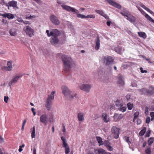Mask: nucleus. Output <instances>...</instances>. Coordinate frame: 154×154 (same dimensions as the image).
Instances as JSON below:
<instances>
[{
    "mask_svg": "<svg viewBox=\"0 0 154 154\" xmlns=\"http://www.w3.org/2000/svg\"><path fill=\"white\" fill-rule=\"evenodd\" d=\"M139 36L142 37L144 39H145L146 38V35L145 33L142 32H137Z\"/></svg>",
    "mask_w": 154,
    "mask_h": 154,
    "instance_id": "27",
    "label": "nucleus"
},
{
    "mask_svg": "<svg viewBox=\"0 0 154 154\" xmlns=\"http://www.w3.org/2000/svg\"><path fill=\"white\" fill-rule=\"evenodd\" d=\"M31 110L32 111L33 115L35 116L36 115V112L35 111V109L34 108H32L31 109Z\"/></svg>",
    "mask_w": 154,
    "mask_h": 154,
    "instance_id": "57",
    "label": "nucleus"
},
{
    "mask_svg": "<svg viewBox=\"0 0 154 154\" xmlns=\"http://www.w3.org/2000/svg\"><path fill=\"white\" fill-rule=\"evenodd\" d=\"M14 16L13 14L9 13H5V18L7 17L9 19H11L14 18Z\"/></svg>",
    "mask_w": 154,
    "mask_h": 154,
    "instance_id": "22",
    "label": "nucleus"
},
{
    "mask_svg": "<svg viewBox=\"0 0 154 154\" xmlns=\"http://www.w3.org/2000/svg\"><path fill=\"white\" fill-rule=\"evenodd\" d=\"M95 18V16L94 14H91L86 16V18H91L94 19Z\"/></svg>",
    "mask_w": 154,
    "mask_h": 154,
    "instance_id": "41",
    "label": "nucleus"
},
{
    "mask_svg": "<svg viewBox=\"0 0 154 154\" xmlns=\"http://www.w3.org/2000/svg\"><path fill=\"white\" fill-rule=\"evenodd\" d=\"M100 46V40L98 37H97V40L96 41V45L95 48L97 50H98Z\"/></svg>",
    "mask_w": 154,
    "mask_h": 154,
    "instance_id": "24",
    "label": "nucleus"
},
{
    "mask_svg": "<svg viewBox=\"0 0 154 154\" xmlns=\"http://www.w3.org/2000/svg\"><path fill=\"white\" fill-rule=\"evenodd\" d=\"M62 128H63V129H62V131L64 133V134H65V133H66V128H65V126L64 125H63V126H62Z\"/></svg>",
    "mask_w": 154,
    "mask_h": 154,
    "instance_id": "58",
    "label": "nucleus"
},
{
    "mask_svg": "<svg viewBox=\"0 0 154 154\" xmlns=\"http://www.w3.org/2000/svg\"><path fill=\"white\" fill-rule=\"evenodd\" d=\"M127 19L132 23H134L136 22V18L135 17L131 16L130 14L128 17Z\"/></svg>",
    "mask_w": 154,
    "mask_h": 154,
    "instance_id": "18",
    "label": "nucleus"
},
{
    "mask_svg": "<svg viewBox=\"0 0 154 154\" xmlns=\"http://www.w3.org/2000/svg\"><path fill=\"white\" fill-rule=\"evenodd\" d=\"M137 7L139 10L142 13V14H145V15H146V14L142 9L140 7H138L137 6Z\"/></svg>",
    "mask_w": 154,
    "mask_h": 154,
    "instance_id": "44",
    "label": "nucleus"
},
{
    "mask_svg": "<svg viewBox=\"0 0 154 154\" xmlns=\"http://www.w3.org/2000/svg\"><path fill=\"white\" fill-rule=\"evenodd\" d=\"M114 60L110 56H105L103 58V64L106 66H109L113 63Z\"/></svg>",
    "mask_w": 154,
    "mask_h": 154,
    "instance_id": "5",
    "label": "nucleus"
},
{
    "mask_svg": "<svg viewBox=\"0 0 154 154\" xmlns=\"http://www.w3.org/2000/svg\"><path fill=\"white\" fill-rule=\"evenodd\" d=\"M12 62L8 61V66L9 68V69H11L12 67Z\"/></svg>",
    "mask_w": 154,
    "mask_h": 154,
    "instance_id": "49",
    "label": "nucleus"
},
{
    "mask_svg": "<svg viewBox=\"0 0 154 154\" xmlns=\"http://www.w3.org/2000/svg\"><path fill=\"white\" fill-rule=\"evenodd\" d=\"M24 30L26 32V35L30 37L34 35V30L29 26H26L24 28Z\"/></svg>",
    "mask_w": 154,
    "mask_h": 154,
    "instance_id": "8",
    "label": "nucleus"
},
{
    "mask_svg": "<svg viewBox=\"0 0 154 154\" xmlns=\"http://www.w3.org/2000/svg\"><path fill=\"white\" fill-rule=\"evenodd\" d=\"M2 70L4 71H11V69H9L8 66H2Z\"/></svg>",
    "mask_w": 154,
    "mask_h": 154,
    "instance_id": "35",
    "label": "nucleus"
},
{
    "mask_svg": "<svg viewBox=\"0 0 154 154\" xmlns=\"http://www.w3.org/2000/svg\"><path fill=\"white\" fill-rule=\"evenodd\" d=\"M35 127L33 126V130L31 134V137L32 138H35Z\"/></svg>",
    "mask_w": 154,
    "mask_h": 154,
    "instance_id": "34",
    "label": "nucleus"
},
{
    "mask_svg": "<svg viewBox=\"0 0 154 154\" xmlns=\"http://www.w3.org/2000/svg\"><path fill=\"white\" fill-rule=\"evenodd\" d=\"M40 121L45 125L48 121V116L46 114L42 115L40 117Z\"/></svg>",
    "mask_w": 154,
    "mask_h": 154,
    "instance_id": "11",
    "label": "nucleus"
},
{
    "mask_svg": "<svg viewBox=\"0 0 154 154\" xmlns=\"http://www.w3.org/2000/svg\"><path fill=\"white\" fill-rule=\"evenodd\" d=\"M122 48L121 47H118L114 48V50L118 54H121L122 53Z\"/></svg>",
    "mask_w": 154,
    "mask_h": 154,
    "instance_id": "25",
    "label": "nucleus"
},
{
    "mask_svg": "<svg viewBox=\"0 0 154 154\" xmlns=\"http://www.w3.org/2000/svg\"><path fill=\"white\" fill-rule=\"evenodd\" d=\"M58 34L57 33V34L56 35H53L50 39V41L51 43L53 45H56L59 42V40L58 38V37L60 35V32L58 30Z\"/></svg>",
    "mask_w": 154,
    "mask_h": 154,
    "instance_id": "6",
    "label": "nucleus"
},
{
    "mask_svg": "<svg viewBox=\"0 0 154 154\" xmlns=\"http://www.w3.org/2000/svg\"><path fill=\"white\" fill-rule=\"evenodd\" d=\"M17 20L18 21V22H23V20L22 19V18H18L17 19Z\"/></svg>",
    "mask_w": 154,
    "mask_h": 154,
    "instance_id": "61",
    "label": "nucleus"
},
{
    "mask_svg": "<svg viewBox=\"0 0 154 154\" xmlns=\"http://www.w3.org/2000/svg\"><path fill=\"white\" fill-rule=\"evenodd\" d=\"M112 23V22L110 21H107L106 22V24L108 26H110L111 24Z\"/></svg>",
    "mask_w": 154,
    "mask_h": 154,
    "instance_id": "63",
    "label": "nucleus"
},
{
    "mask_svg": "<svg viewBox=\"0 0 154 154\" xmlns=\"http://www.w3.org/2000/svg\"><path fill=\"white\" fill-rule=\"evenodd\" d=\"M80 89L82 90L88 92L90 91V89L91 88V86L90 85L82 84L80 86Z\"/></svg>",
    "mask_w": 154,
    "mask_h": 154,
    "instance_id": "10",
    "label": "nucleus"
},
{
    "mask_svg": "<svg viewBox=\"0 0 154 154\" xmlns=\"http://www.w3.org/2000/svg\"><path fill=\"white\" fill-rule=\"evenodd\" d=\"M22 75H18L15 77L14 78L12 79V80L9 82L8 85L10 86H11L12 85H14L15 83H16L18 80L19 78L21 77Z\"/></svg>",
    "mask_w": 154,
    "mask_h": 154,
    "instance_id": "13",
    "label": "nucleus"
},
{
    "mask_svg": "<svg viewBox=\"0 0 154 154\" xmlns=\"http://www.w3.org/2000/svg\"><path fill=\"white\" fill-rule=\"evenodd\" d=\"M58 30L57 29H53L51 31L49 32V31L48 30L46 31V32L47 33V35L48 37H50L53 35H56L57 33H58Z\"/></svg>",
    "mask_w": 154,
    "mask_h": 154,
    "instance_id": "15",
    "label": "nucleus"
},
{
    "mask_svg": "<svg viewBox=\"0 0 154 154\" xmlns=\"http://www.w3.org/2000/svg\"><path fill=\"white\" fill-rule=\"evenodd\" d=\"M111 5H112L116 8L118 9H120L121 8V6L120 5L117 3L116 2H114L112 0H106Z\"/></svg>",
    "mask_w": 154,
    "mask_h": 154,
    "instance_id": "14",
    "label": "nucleus"
},
{
    "mask_svg": "<svg viewBox=\"0 0 154 154\" xmlns=\"http://www.w3.org/2000/svg\"><path fill=\"white\" fill-rule=\"evenodd\" d=\"M145 17L146 18L149 20L150 21L154 23V20H153L151 17H150L148 14H146Z\"/></svg>",
    "mask_w": 154,
    "mask_h": 154,
    "instance_id": "33",
    "label": "nucleus"
},
{
    "mask_svg": "<svg viewBox=\"0 0 154 154\" xmlns=\"http://www.w3.org/2000/svg\"><path fill=\"white\" fill-rule=\"evenodd\" d=\"M120 106L119 109L120 111L122 112H125L126 110V108L125 107L122 106L121 105H120Z\"/></svg>",
    "mask_w": 154,
    "mask_h": 154,
    "instance_id": "38",
    "label": "nucleus"
},
{
    "mask_svg": "<svg viewBox=\"0 0 154 154\" xmlns=\"http://www.w3.org/2000/svg\"><path fill=\"white\" fill-rule=\"evenodd\" d=\"M138 90V91L141 93V94H147V89L145 88L140 89Z\"/></svg>",
    "mask_w": 154,
    "mask_h": 154,
    "instance_id": "29",
    "label": "nucleus"
},
{
    "mask_svg": "<svg viewBox=\"0 0 154 154\" xmlns=\"http://www.w3.org/2000/svg\"><path fill=\"white\" fill-rule=\"evenodd\" d=\"M50 19L52 23L56 25H59L60 22L58 18L54 15H51L50 17Z\"/></svg>",
    "mask_w": 154,
    "mask_h": 154,
    "instance_id": "12",
    "label": "nucleus"
},
{
    "mask_svg": "<svg viewBox=\"0 0 154 154\" xmlns=\"http://www.w3.org/2000/svg\"><path fill=\"white\" fill-rule=\"evenodd\" d=\"M103 145H104L106 147L109 145V143L108 141L105 140L103 143Z\"/></svg>",
    "mask_w": 154,
    "mask_h": 154,
    "instance_id": "45",
    "label": "nucleus"
},
{
    "mask_svg": "<svg viewBox=\"0 0 154 154\" xmlns=\"http://www.w3.org/2000/svg\"><path fill=\"white\" fill-rule=\"evenodd\" d=\"M113 117L115 121L117 122L122 119V116L121 115H119L118 114H115Z\"/></svg>",
    "mask_w": 154,
    "mask_h": 154,
    "instance_id": "19",
    "label": "nucleus"
},
{
    "mask_svg": "<svg viewBox=\"0 0 154 154\" xmlns=\"http://www.w3.org/2000/svg\"><path fill=\"white\" fill-rule=\"evenodd\" d=\"M150 132H151L150 130H148L147 131V132L146 134V135H145V137H149L150 136L149 134H150Z\"/></svg>",
    "mask_w": 154,
    "mask_h": 154,
    "instance_id": "50",
    "label": "nucleus"
},
{
    "mask_svg": "<svg viewBox=\"0 0 154 154\" xmlns=\"http://www.w3.org/2000/svg\"><path fill=\"white\" fill-rule=\"evenodd\" d=\"M115 104L116 106L118 107H120V105H121L120 104H119V101H116L115 102Z\"/></svg>",
    "mask_w": 154,
    "mask_h": 154,
    "instance_id": "55",
    "label": "nucleus"
},
{
    "mask_svg": "<svg viewBox=\"0 0 154 154\" xmlns=\"http://www.w3.org/2000/svg\"><path fill=\"white\" fill-rule=\"evenodd\" d=\"M150 120V117H147L146 119V123H149Z\"/></svg>",
    "mask_w": 154,
    "mask_h": 154,
    "instance_id": "54",
    "label": "nucleus"
},
{
    "mask_svg": "<svg viewBox=\"0 0 154 154\" xmlns=\"http://www.w3.org/2000/svg\"><path fill=\"white\" fill-rule=\"evenodd\" d=\"M95 12H97L98 14H99L100 15L102 13V12H103V11L102 10H95Z\"/></svg>",
    "mask_w": 154,
    "mask_h": 154,
    "instance_id": "48",
    "label": "nucleus"
},
{
    "mask_svg": "<svg viewBox=\"0 0 154 154\" xmlns=\"http://www.w3.org/2000/svg\"><path fill=\"white\" fill-rule=\"evenodd\" d=\"M8 5V9L9 6L12 7L14 8H18V7L17 6V2L13 0L9 2Z\"/></svg>",
    "mask_w": 154,
    "mask_h": 154,
    "instance_id": "17",
    "label": "nucleus"
},
{
    "mask_svg": "<svg viewBox=\"0 0 154 154\" xmlns=\"http://www.w3.org/2000/svg\"><path fill=\"white\" fill-rule=\"evenodd\" d=\"M61 59L63 64L64 69L66 72H69L72 68L75 66V63L70 57L63 55L62 56Z\"/></svg>",
    "mask_w": 154,
    "mask_h": 154,
    "instance_id": "1",
    "label": "nucleus"
},
{
    "mask_svg": "<svg viewBox=\"0 0 154 154\" xmlns=\"http://www.w3.org/2000/svg\"><path fill=\"white\" fill-rule=\"evenodd\" d=\"M139 113L138 112H135L134 114V121L136 119H137V118L138 116L139 115Z\"/></svg>",
    "mask_w": 154,
    "mask_h": 154,
    "instance_id": "40",
    "label": "nucleus"
},
{
    "mask_svg": "<svg viewBox=\"0 0 154 154\" xmlns=\"http://www.w3.org/2000/svg\"><path fill=\"white\" fill-rule=\"evenodd\" d=\"M94 152L97 154H108V152H106L105 150L102 148L98 149H94Z\"/></svg>",
    "mask_w": 154,
    "mask_h": 154,
    "instance_id": "16",
    "label": "nucleus"
},
{
    "mask_svg": "<svg viewBox=\"0 0 154 154\" xmlns=\"http://www.w3.org/2000/svg\"><path fill=\"white\" fill-rule=\"evenodd\" d=\"M146 131V128L144 127L143 129L140 131L139 133V135L140 136H142L144 135Z\"/></svg>",
    "mask_w": 154,
    "mask_h": 154,
    "instance_id": "32",
    "label": "nucleus"
},
{
    "mask_svg": "<svg viewBox=\"0 0 154 154\" xmlns=\"http://www.w3.org/2000/svg\"><path fill=\"white\" fill-rule=\"evenodd\" d=\"M61 7L64 9L66 10L67 11L69 12H74L75 13H77L79 12L78 10L70 6L66 5H61Z\"/></svg>",
    "mask_w": 154,
    "mask_h": 154,
    "instance_id": "9",
    "label": "nucleus"
},
{
    "mask_svg": "<svg viewBox=\"0 0 154 154\" xmlns=\"http://www.w3.org/2000/svg\"><path fill=\"white\" fill-rule=\"evenodd\" d=\"M0 4L2 5H5L6 6L8 7V5L7 3H6L5 2L4 0H1Z\"/></svg>",
    "mask_w": 154,
    "mask_h": 154,
    "instance_id": "47",
    "label": "nucleus"
},
{
    "mask_svg": "<svg viewBox=\"0 0 154 154\" xmlns=\"http://www.w3.org/2000/svg\"><path fill=\"white\" fill-rule=\"evenodd\" d=\"M115 109V106L114 105H111L110 106V110H114Z\"/></svg>",
    "mask_w": 154,
    "mask_h": 154,
    "instance_id": "59",
    "label": "nucleus"
},
{
    "mask_svg": "<svg viewBox=\"0 0 154 154\" xmlns=\"http://www.w3.org/2000/svg\"><path fill=\"white\" fill-rule=\"evenodd\" d=\"M145 152L146 154H151V150L150 147L148 148L145 150Z\"/></svg>",
    "mask_w": 154,
    "mask_h": 154,
    "instance_id": "43",
    "label": "nucleus"
},
{
    "mask_svg": "<svg viewBox=\"0 0 154 154\" xmlns=\"http://www.w3.org/2000/svg\"><path fill=\"white\" fill-rule=\"evenodd\" d=\"M154 141V138L153 137H150L148 140V145L149 146L151 145L153 143Z\"/></svg>",
    "mask_w": 154,
    "mask_h": 154,
    "instance_id": "36",
    "label": "nucleus"
},
{
    "mask_svg": "<svg viewBox=\"0 0 154 154\" xmlns=\"http://www.w3.org/2000/svg\"><path fill=\"white\" fill-rule=\"evenodd\" d=\"M77 17L79 18H81L82 19L86 18V16L79 14H77Z\"/></svg>",
    "mask_w": 154,
    "mask_h": 154,
    "instance_id": "37",
    "label": "nucleus"
},
{
    "mask_svg": "<svg viewBox=\"0 0 154 154\" xmlns=\"http://www.w3.org/2000/svg\"><path fill=\"white\" fill-rule=\"evenodd\" d=\"M153 92L152 90L147 89V94H153Z\"/></svg>",
    "mask_w": 154,
    "mask_h": 154,
    "instance_id": "46",
    "label": "nucleus"
},
{
    "mask_svg": "<svg viewBox=\"0 0 154 154\" xmlns=\"http://www.w3.org/2000/svg\"><path fill=\"white\" fill-rule=\"evenodd\" d=\"M9 97L8 96H5L4 100L5 102L6 103H7L8 102V100Z\"/></svg>",
    "mask_w": 154,
    "mask_h": 154,
    "instance_id": "56",
    "label": "nucleus"
},
{
    "mask_svg": "<svg viewBox=\"0 0 154 154\" xmlns=\"http://www.w3.org/2000/svg\"><path fill=\"white\" fill-rule=\"evenodd\" d=\"M102 115L104 121L105 122H107L109 119L107 118L106 113H103Z\"/></svg>",
    "mask_w": 154,
    "mask_h": 154,
    "instance_id": "31",
    "label": "nucleus"
},
{
    "mask_svg": "<svg viewBox=\"0 0 154 154\" xmlns=\"http://www.w3.org/2000/svg\"><path fill=\"white\" fill-rule=\"evenodd\" d=\"M101 16L105 17V18L107 20H109V17L106 14H105L103 12H102V13L101 14Z\"/></svg>",
    "mask_w": 154,
    "mask_h": 154,
    "instance_id": "42",
    "label": "nucleus"
},
{
    "mask_svg": "<svg viewBox=\"0 0 154 154\" xmlns=\"http://www.w3.org/2000/svg\"><path fill=\"white\" fill-rule=\"evenodd\" d=\"M60 137L63 141L62 147L65 148V154H69L70 152V148L67 143L66 139L63 136H61ZM70 154H73V153H71Z\"/></svg>",
    "mask_w": 154,
    "mask_h": 154,
    "instance_id": "4",
    "label": "nucleus"
},
{
    "mask_svg": "<svg viewBox=\"0 0 154 154\" xmlns=\"http://www.w3.org/2000/svg\"><path fill=\"white\" fill-rule=\"evenodd\" d=\"M118 82L119 84L123 86L125 84V82L124 81L123 76L122 75H119L118 77Z\"/></svg>",
    "mask_w": 154,
    "mask_h": 154,
    "instance_id": "20",
    "label": "nucleus"
},
{
    "mask_svg": "<svg viewBox=\"0 0 154 154\" xmlns=\"http://www.w3.org/2000/svg\"><path fill=\"white\" fill-rule=\"evenodd\" d=\"M130 97H131V96L130 95L128 94L126 96L125 98H126V100L127 101H130Z\"/></svg>",
    "mask_w": 154,
    "mask_h": 154,
    "instance_id": "51",
    "label": "nucleus"
},
{
    "mask_svg": "<svg viewBox=\"0 0 154 154\" xmlns=\"http://www.w3.org/2000/svg\"><path fill=\"white\" fill-rule=\"evenodd\" d=\"M106 147L109 151H112L113 150V148L110 146L109 145Z\"/></svg>",
    "mask_w": 154,
    "mask_h": 154,
    "instance_id": "53",
    "label": "nucleus"
},
{
    "mask_svg": "<svg viewBox=\"0 0 154 154\" xmlns=\"http://www.w3.org/2000/svg\"><path fill=\"white\" fill-rule=\"evenodd\" d=\"M17 30L15 29H12L10 30L9 33L11 36H14L16 35L17 34Z\"/></svg>",
    "mask_w": 154,
    "mask_h": 154,
    "instance_id": "21",
    "label": "nucleus"
},
{
    "mask_svg": "<svg viewBox=\"0 0 154 154\" xmlns=\"http://www.w3.org/2000/svg\"><path fill=\"white\" fill-rule=\"evenodd\" d=\"M120 14L123 16L127 17L129 15H130V14H129L128 11L127 10L122 11L120 12Z\"/></svg>",
    "mask_w": 154,
    "mask_h": 154,
    "instance_id": "28",
    "label": "nucleus"
},
{
    "mask_svg": "<svg viewBox=\"0 0 154 154\" xmlns=\"http://www.w3.org/2000/svg\"><path fill=\"white\" fill-rule=\"evenodd\" d=\"M97 140L99 143V146L103 145V141H102V138L99 137H96Z\"/></svg>",
    "mask_w": 154,
    "mask_h": 154,
    "instance_id": "30",
    "label": "nucleus"
},
{
    "mask_svg": "<svg viewBox=\"0 0 154 154\" xmlns=\"http://www.w3.org/2000/svg\"><path fill=\"white\" fill-rule=\"evenodd\" d=\"M55 93V91L52 92L51 94L48 96L45 100V107L48 111L50 110L51 108L52 103V101L54 100V94Z\"/></svg>",
    "mask_w": 154,
    "mask_h": 154,
    "instance_id": "3",
    "label": "nucleus"
},
{
    "mask_svg": "<svg viewBox=\"0 0 154 154\" xmlns=\"http://www.w3.org/2000/svg\"><path fill=\"white\" fill-rule=\"evenodd\" d=\"M140 70L141 72L142 73H147V70H143L142 67H140Z\"/></svg>",
    "mask_w": 154,
    "mask_h": 154,
    "instance_id": "52",
    "label": "nucleus"
},
{
    "mask_svg": "<svg viewBox=\"0 0 154 154\" xmlns=\"http://www.w3.org/2000/svg\"><path fill=\"white\" fill-rule=\"evenodd\" d=\"M139 5L140 7H141L142 8H143L145 10V9L147 7L142 4H140Z\"/></svg>",
    "mask_w": 154,
    "mask_h": 154,
    "instance_id": "60",
    "label": "nucleus"
},
{
    "mask_svg": "<svg viewBox=\"0 0 154 154\" xmlns=\"http://www.w3.org/2000/svg\"><path fill=\"white\" fill-rule=\"evenodd\" d=\"M78 120L80 121H82L84 120V115L82 113H79L78 115Z\"/></svg>",
    "mask_w": 154,
    "mask_h": 154,
    "instance_id": "23",
    "label": "nucleus"
},
{
    "mask_svg": "<svg viewBox=\"0 0 154 154\" xmlns=\"http://www.w3.org/2000/svg\"><path fill=\"white\" fill-rule=\"evenodd\" d=\"M62 89V92L66 98L71 100L77 98V94L72 92L67 87L63 86Z\"/></svg>",
    "mask_w": 154,
    "mask_h": 154,
    "instance_id": "2",
    "label": "nucleus"
},
{
    "mask_svg": "<svg viewBox=\"0 0 154 154\" xmlns=\"http://www.w3.org/2000/svg\"><path fill=\"white\" fill-rule=\"evenodd\" d=\"M123 138L124 140L125 141V142H126L129 145V148H131V146L130 145V144L131 143V142L130 140L129 137H128L125 136V137Z\"/></svg>",
    "mask_w": 154,
    "mask_h": 154,
    "instance_id": "26",
    "label": "nucleus"
},
{
    "mask_svg": "<svg viewBox=\"0 0 154 154\" xmlns=\"http://www.w3.org/2000/svg\"><path fill=\"white\" fill-rule=\"evenodd\" d=\"M150 115L151 117H154V112H151L150 113Z\"/></svg>",
    "mask_w": 154,
    "mask_h": 154,
    "instance_id": "64",
    "label": "nucleus"
},
{
    "mask_svg": "<svg viewBox=\"0 0 154 154\" xmlns=\"http://www.w3.org/2000/svg\"><path fill=\"white\" fill-rule=\"evenodd\" d=\"M120 129L116 126H113L111 129L112 135L113 137L117 139L119 137Z\"/></svg>",
    "mask_w": 154,
    "mask_h": 154,
    "instance_id": "7",
    "label": "nucleus"
},
{
    "mask_svg": "<svg viewBox=\"0 0 154 154\" xmlns=\"http://www.w3.org/2000/svg\"><path fill=\"white\" fill-rule=\"evenodd\" d=\"M127 106L129 110H131L133 108V104H131L130 103H128L127 104Z\"/></svg>",
    "mask_w": 154,
    "mask_h": 154,
    "instance_id": "39",
    "label": "nucleus"
},
{
    "mask_svg": "<svg viewBox=\"0 0 154 154\" xmlns=\"http://www.w3.org/2000/svg\"><path fill=\"white\" fill-rule=\"evenodd\" d=\"M141 120L140 119H138L137 120V123L138 125H140L141 123Z\"/></svg>",
    "mask_w": 154,
    "mask_h": 154,
    "instance_id": "62",
    "label": "nucleus"
}]
</instances>
